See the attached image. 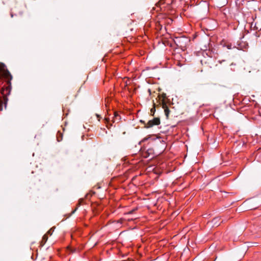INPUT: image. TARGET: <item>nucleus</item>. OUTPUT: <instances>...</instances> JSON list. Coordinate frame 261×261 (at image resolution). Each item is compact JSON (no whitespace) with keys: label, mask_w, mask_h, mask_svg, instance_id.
Returning <instances> with one entry per match:
<instances>
[{"label":"nucleus","mask_w":261,"mask_h":261,"mask_svg":"<svg viewBox=\"0 0 261 261\" xmlns=\"http://www.w3.org/2000/svg\"><path fill=\"white\" fill-rule=\"evenodd\" d=\"M160 124V120L159 118H154L153 119L149 120L146 126V128L152 127L154 125H158Z\"/></svg>","instance_id":"2"},{"label":"nucleus","mask_w":261,"mask_h":261,"mask_svg":"<svg viewBox=\"0 0 261 261\" xmlns=\"http://www.w3.org/2000/svg\"><path fill=\"white\" fill-rule=\"evenodd\" d=\"M222 4L225 5L227 3V0H221Z\"/></svg>","instance_id":"7"},{"label":"nucleus","mask_w":261,"mask_h":261,"mask_svg":"<svg viewBox=\"0 0 261 261\" xmlns=\"http://www.w3.org/2000/svg\"><path fill=\"white\" fill-rule=\"evenodd\" d=\"M176 41H175V42H177L178 41V40H179V38H176Z\"/></svg>","instance_id":"9"},{"label":"nucleus","mask_w":261,"mask_h":261,"mask_svg":"<svg viewBox=\"0 0 261 261\" xmlns=\"http://www.w3.org/2000/svg\"><path fill=\"white\" fill-rule=\"evenodd\" d=\"M158 146L160 147V151L158 153H161L164 150L165 146L164 142L160 138H156L154 141V149L157 150Z\"/></svg>","instance_id":"1"},{"label":"nucleus","mask_w":261,"mask_h":261,"mask_svg":"<svg viewBox=\"0 0 261 261\" xmlns=\"http://www.w3.org/2000/svg\"><path fill=\"white\" fill-rule=\"evenodd\" d=\"M212 223L216 226H218L219 224V219L218 218H215L213 219Z\"/></svg>","instance_id":"4"},{"label":"nucleus","mask_w":261,"mask_h":261,"mask_svg":"<svg viewBox=\"0 0 261 261\" xmlns=\"http://www.w3.org/2000/svg\"><path fill=\"white\" fill-rule=\"evenodd\" d=\"M5 75L6 76H8L9 75L10 76V80L12 79V76L10 74V73L8 72V71H7L6 73H5Z\"/></svg>","instance_id":"6"},{"label":"nucleus","mask_w":261,"mask_h":261,"mask_svg":"<svg viewBox=\"0 0 261 261\" xmlns=\"http://www.w3.org/2000/svg\"><path fill=\"white\" fill-rule=\"evenodd\" d=\"M163 108L164 109V112H165V115L167 118H168L169 114L170 113V110H169L168 108L166 105H164Z\"/></svg>","instance_id":"3"},{"label":"nucleus","mask_w":261,"mask_h":261,"mask_svg":"<svg viewBox=\"0 0 261 261\" xmlns=\"http://www.w3.org/2000/svg\"><path fill=\"white\" fill-rule=\"evenodd\" d=\"M135 210V209H134V210H132V211H130L129 212H128L127 213V214H132Z\"/></svg>","instance_id":"8"},{"label":"nucleus","mask_w":261,"mask_h":261,"mask_svg":"<svg viewBox=\"0 0 261 261\" xmlns=\"http://www.w3.org/2000/svg\"><path fill=\"white\" fill-rule=\"evenodd\" d=\"M114 117L115 118H114V122H115V121L119 120V119H120V118L119 117L118 114H116V113L115 114V117Z\"/></svg>","instance_id":"5"}]
</instances>
